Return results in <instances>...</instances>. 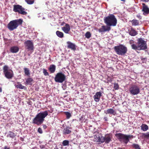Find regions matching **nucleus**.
<instances>
[{
    "label": "nucleus",
    "instance_id": "nucleus-1",
    "mask_svg": "<svg viewBox=\"0 0 149 149\" xmlns=\"http://www.w3.org/2000/svg\"><path fill=\"white\" fill-rule=\"evenodd\" d=\"M48 111H45L38 113L33 119L32 123L37 125H41L44 120L45 118L48 115Z\"/></svg>",
    "mask_w": 149,
    "mask_h": 149
},
{
    "label": "nucleus",
    "instance_id": "nucleus-2",
    "mask_svg": "<svg viewBox=\"0 0 149 149\" xmlns=\"http://www.w3.org/2000/svg\"><path fill=\"white\" fill-rule=\"evenodd\" d=\"M104 23L109 27L115 26L117 23V20L115 16L111 14L104 18Z\"/></svg>",
    "mask_w": 149,
    "mask_h": 149
},
{
    "label": "nucleus",
    "instance_id": "nucleus-3",
    "mask_svg": "<svg viewBox=\"0 0 149 149\" xmlns=\"http://www.w3.org/2000/svg\"><path fill=\"white\" fill-rule=\"evenodd\" d=\"M146 48V42L142 38L138 39L137 45H132V49L135 50H140L145 49Z\"/></svg>",
    "mask_w": 149,
    "mask_h": 149
},
{
    "label": "nucleus",
    "instance_id": "nucleus-4",
    "mask_svg": "<svg viewBox=\"0 0 149 149\" xmlns=\"http://www.w3.org/2000/svg\"><path fill=\"white\" fill-rule=\"evenodd\" d=\"M22 20L19 19L11 21L8 25V28L10 31H13L17 28L18 26L21 24Z\"/></svg>",
    "mask_w": 149,
    "mask_h": 149
},
{
    "label": "nucleus",
    "instance_id": "nucleus-5",
    "mask_svg": "<svg viewBox=\"0 0 149 149\" xmlns=\"http://www.w3.org/2000/svg\"><path fill=\"white\" fill-rule=\"evenodd\" d=\"M116 136L120 141L124 142L126 144L129 141V139L133 138L132 135H126L121 133L116 134Z\"/></svg>",
    "mask_w": 149,
    "mask_h": 149
},
{
    "label": "nucleus",
    "instance_id": "nucleus-6",
    "mask_svg": "<svg viewBox=\"0 0 149 149\" xmlns=\"http://www.w3.org/2000/svg\"><path fill=\"white\" fill-rule=\"evenodd\" d=\"M114 49L118 54L121 56L125 54L127 51V48L122 45L115 46Z\"/></svg>",
    "mask_w": 149,
    "mask_h": 149
},
{
    "label": "nucleus",
    "instance_id": "nucleus-7",
    "mask_svg": "<svg viewBox=\"0 0 149 149\" xmlns=\"http://www.w3.org/2000/svg\"><path fill=\"white\" fill-rule=\"evenodd\" d=\"M3 72L5 77L7 79L11 78L13 76V71L6 65H4L3 68Z\"/></svg>",
    "mask_w": 149,
    "mask_h": 149
},
{
    "label": "nucleus",
    "instance_id": "nucleus-8",
    "mask_svg": "<svg viewBox=\"0 0 149 149\" xmlns=\"http://www.w3.org/2000/svg\"><path fill=\"white\" fill-rule=\"evenodd\" d=\"M66 79L65 75L62 72L57 73L54 78L55 81L56 82L62 83Z\"/></svg>",
    "mask_w": 149,
    "mask_h": 149
},
{
    "label": "nucleus",
    "instance_id": "nucleus-9",
    "mask_svg": "<svg viewBox=\"0 0 149 149\" xmlns=\"http://www.w3.org/2000/svg\"><path fill=\"white\" fill-rule=\"evenodd\" d=\"M129 91L132 95H137L140 92L139 87L136 85H132L130 88Z\"/></svg>",
    "mask_w": 149,
    "mask_h": 149
},
{
    "label": "nucleus",
    "instance_id": "nucleus-10",
    "mask_svg": "<svg viewBox=\"0 0 149 149\" xmlns=\"http://www.w3.org/2000/svg\"><path fill=\"white\" fill-rule=\"evenodd\" d=\"M13 10L16 12H18L19 13L23 15H26L27 14L26 12L24 11L25 9L22 6L19 5H15L13 6Z\"/></svg>",
    "mask_w": 149,
    "mask_h": 149
},
{
    "label": "nucleus",
    "instance_id": "nucleus-11",
    "mask_svg": "<svg viewBox=\"0 0 149 149\" xmlns=\"http://www.w3.org/2000/svg\"><path fill=\"white\" fill-rule=\"evenodd\" d=\"M111 136L109 134L106 135L104 136H101L100 143L105 142L106 143H108L111 141Z\"/></svg>",
    "mask_w": 149,
    "mask_h": 149
},
{
    "label": "nucleus",
    "instance_id": "nucleus-12",
    "mask_svg": "<svg viewBox=\"0 0 149 149\" xmlns=\"http://www.w3.org/2000/svg\"><path fill=\"white\" fill-rule=\"evenodd\" d=\"M25 46L29 50H33V42L30 40H28L24 42Z\"/></svg>",
    "mask_w": 149,
    "mask_h": 149
},
{
    "label": "nucleus",
    "instance_id": "nucleus-13",
    "mask_svg": "<svg viewBox=\"0 0 149 149\" xmlns=\"http://www.w3.org/2000/svg\"><path fill=\"white\" fill-rule=\"evenodd\" d=\"M61 29L62 31L66 33H68L70 30V26L68 24H65V26L62 27Z\"/></svg>",
    "mask_w": 149,
    "mask_h": 149
},
{
    "label": "nucleus",
    "instance_id": "nucleus-14",
    "mask_svg": "<svg viewBox=\"0 0 149 149\" xmlns=\"http://www.w3.org/2000/svg\"><path fill=\"white\" fill-rule=\"evenodd\" d=\"M111 30L110 27L103 26L99 29L98 31L100 32H104L106 31H109Z\"/></svg>",
    "mask_w": 149,
    "mask_h": 149
},
{
    "label": "nucleus",
    "instance_id": "nucleus-15",
    "mask_svg": "<svg viewBox=\"0 0 149 149\" xmlns=\"http://www.w3.org/2000/svg\"><path fill=\"white\" fill-rule=\"evenodd\" d=\"M101 96V93L100 92H96L95 95L93 96L95 101L96 102H99Z\"/></svg>",
    "mask_w": 149,
    "mask_h": 149
},
{
    "label": "nucleus",
    "instance_id": "nucleus-16",
    "mask_svg": "<svg viewBox=\"0 0 149 149\" xmlns=\"http://www.w3.org/2000/svg\"><path fill=\"white\" fill-rule=\"evenodd\" d=\"M143 5L142 9V10L143 12V14L146 15L149 13V8L147 6L144 5V4H143Z\"/></svg>",
    "mask_w": 149,
    "mask_h": 149
},
{
    "label": "nucleus",
    "instance_id": "nucleus-17",
    "mask_svg": "<svg viewBox=\"0 0 149 149\" xmlns=\"http://www.w3.org/2000/svg\"><path fill=\"white\" fill-rule=\"evenodd\" d=\"M19 50V48L17 46H13L10 48V51L12 53H16Z\"/></svg>",
    "mask_w": 149,
    "mask_h": 149
},
{
    "label": "nucleus",
    "instance_id": "nucleus-18",
    "mask_svg": "<svg viewBox=\"0 0 149 149\" xmlns=\"http://www.w3.org/2000/svg\"><path fill=\"white\" fill-rule=\"evenodd\" d=\"M67 43L68 44V48L73 50H74L76 49L75 45L69 42H68Z\"/></svg>",
    "mask_w": 149,
    "mask_h": 149
},
{
    "label": "nucleus",
    "instance_id": "nucleus-19",
    "mask_svg": "<svg viewBox=\"0 0 149 149\" xmlns=\"http://www.w3.org/2000/svg\"><path fill=\"white\" fill-rule=\"evenodd\" d=\"M104 113L106 114H111L114 115L116 113V111L112 109H109L107 110L106 111H104Z\"/></svg>",
    "mask_w": 149,
    "mask_h": 149
},
{
    "label": "nucleus",
    "instance_id": "nucleus-20",
    "mask_svg": "<svg viewBox=\"0 0 149 149\" xmlns=\"http://www.w3.org/2000/svg\"><path fill=\"white\" fill-rule=\"evenodd\" d=\"M49 70L51 73H54L56 70V66L54 65H50Z\"/></svg>",
    "mask_w": 149,
    "mask_h": 149
},
{
    "label": "nucleus",
    "instance_id": "nucleus-21",
    "mask_svg": "<svg viewBox=\"0 0 149 149\" xmlns=\"http://www.w3.org/2000/svg\"><path fill=\"white\" fill-rule=\"evenodd\" d=\"M129 34L132 36H134L137 34V33L135 30L131 29L129 32Z\"/></svg>",
    "mask_w": 149,
    "mask_h": 149
},
{
    "label": "nucleus",
    "instance_id": "nucleus-22",
    "mask_svg": "<svg viewBox=\"0 0 149 149\" xmlns=\"http://www.w3.org/2000/svg\"><path fill=\"white\" fill-rule=\"evenodd\" d=\"M140 127L141 130L143 131H146L148 129V126L145 124H142Z\"/></svg>",
    "mask_w": 149,
    "mask_h": 149
},
{
    "label": "nucleus",
    "instance_id": "nucleus-23",
    "mask_svg": "<svg viewBox=\"0 0 149 149\" xmlns=\"http://www.w3.org/2000/svg\"><path fill=\"white\" fill-rule=\"evenodd\" d=\"M71 132V130L68 128H64L63 131V134H70Z\"/></svg>",
    "mask_w": 149,
    "mask_h": 149
},
{
    "label": "nucleus",
    "instance_id": "nucleus-24",
    "mask_svg": "<svg viewBox=\"0 0 149 149\" xmlns=\"http://www.w3.org/2000/svg\"><path fill=\"white\" fill-rule=\"evenodd\" d=\"M16 135L14 133L11 131H10L7 135V137H10L11 138H13L15 137Z\"/></svg>",
    "mask_w": 149,
    "mask_h": 149
},
{
    "label": "nucleus",
    "instance_id": "nucleus-25",
    "mask_svg": "<svg viewBox=\"0 0 149 149\" xmlns=\"http://www.w3.org/2000/svg\"><path fill=\"white\" fill-rule=\"evenodd\" d=\"M15 86L16 87L20 89H23L25 88V87L22 86L20 83H18L17 84H15Z\"/></svg>",
    "mask_w": 149,
    "mask_h": 149
},
{
    "label": "nucleus",
    "instance_id": "nucleus-26",
    "mask_svg": "<svg viewBox=\"0 0 149 149\" xmlns=\"http://www.w3.org/2000/svg\"><path fill=\"white\" fill-rule=\"evenodd\" d=\"M56 34L57 36L59 38H62L63 37V33L62 32L57 31H56Z\"/></svg>",
    "mask_w": 149,
    "mask_h": 149
},
{
    "label": "nucleus",
    "instance_id": "nucleus-27",
    "mask_svg": "<svg viewBox=\"0 0 149 149\" xmlns=\"http://www.w3.org/2000/svg\"><path fill=\"white\" fill-rule=\"evenodd\" d=\"M24 72L25 75L29 76L30 75V71L29 69L27 68H24Z\"/></svg>",
    "mask_w": 149,
    "mask_h": 149
},
{
    "label": "nucleus",
    "instance_id": "nucleus-28",
    "mask_svg": "<svg viewBox=\"0 0 149 149\" xmlns=\"http://www.w3.org/2000/svg\"><path fill=\"white\" fill-rule=\"evenodd\" d=\"M132 25L134 26H137L139 25V22L136 19H133L131 21Z\"/></svg>",
    "mask_w": 149,
    "mask_h": 149
},
{
    "label": "nucleus",
    "instance_id": "nucleus-29",
    "mask_svg": "<svg viewBox=\"0 0 149 149\" xmlns=\"http://www.w3.org/2000/svg\"><path fill=\"white\" fill-rule=\"evenodd\" d=\"M33 79L31 78H29L26 79V84H27L31 85V82L33 81Z\"/></svg>",
    "mask_w": 149,
    "mask_h": 149
},
{
    "label": "nucleus",
    "instance_id": "nucleus-30",
    "mask_svg": "<svg viewBox=\"0 0 149 149\" xmlns=\"http://www.w3.org/2000/svg\"><path fill=\"white\" fill-rule=\"evenodd\" d=\"M94 139H95V141L100 143L101 139V137L99 136H98L96 135L94 136Z\"/></svg>",
    "mask_w": 149,
    "mask_h": 149
},
{
    "label": "nucleus",
    "instance_id": "nucleus-31",
    "mask_svg": "<svg viewBox=\"0 0 149 149\" xmlns=\"http://www.w3.org/2000/svg\"><path fill=\"white\" fill-rule=\"evenodd\" d=\"M132 146L135 149H141L139 146L137 144H134L132 145Z\"/></svg>",
    "mask_w": 149,
    "mask_h": 149
},
{
    "label": "nucleus",
    "instance_id": "nucleus-32",
    "mask_svg": "<svg viewBox=\"0 0 149 149\" xmlns=\"http://www.w3.org/2000/svg\"><path fill=\"white\" fill-rule=\"evenodd\" d=\"M69 143V141H68L65 140L63 141L62 144L63 146H67L68 145Z\"/></svg>",
    "mask_w": 149,
    "mask_h": 149
},
{
    "label": "nucleus",
    "instance_id": "nucleus-33",
    "mask_svg": "<svg viewBox=\"0 0 149 149\" xmlns=\"http://www.w3.org/2000/svg\"><path fill=\"white\" fill-rule=\"evenodd\" d=\"M85 36L86 38L88 39L91 37V34L89 32H87L86 33Z\"/></svg>",
    "mask_w": 149,
    "mask_h": 149
},
{
    "label": "nucleus",
    "instance_id": "nucleus-34",
    "mask_svg": "<svg viewBox=\"0 0 149 149\" xmlns=\"http://www.w3.org/2000/svg\"><path fill=\"white\" fill-rule=\"evenodd\" d=\"M143 136L145 138H149V132L143 134Z\"/></svg>",
    "mask_w": 149,
    "mask_h": 149
},
{
    "label": "nucleus",
    "instance_id": "nucleus-35",
    "mask_svg": "<svg viewBox=\"0 0 149 149\" xmlns=\"http://www.w3.org/2000/svg\"><path fill=\"white\" fill-rule=\"evenodd\" d=\"M43 73L44 74V75L45 76H48L49 75V74L47 72V70L45 69V68H43L42 69Z\"/></svg>",
    "mask_w": 149,
    "mask_h": 149
},
{
    "label": "nucleus",
    "instance_id": "nucleus-36",
    "mask_svg": "<svg viewBox=\"0 0 149 149\" xmlns=\"http://www.w3.org/2000/svg\"><path fill=\"white\" fill-rule=\"evenodd\" d=\"M25 1L29 4H33L34 2V0H25Z\"/></svg>",
    "mask_w": 149,
    "mask_h": 149
},
{
    "label": "nucleus",
    "instance_id": "nucleus-37",
    "mask_svg": "<svg viewBox=\"0 0 149 149\" xmlns=\"http://www.w3.org/2000/svg\"><path fill=\"white\" fill-rule=\"evenodd\" d=\"M65 115L66 116L67 118V119L69 118L71 116L70 113L68 112H65Z\"/></svg>",
    "mask_w": 149,
    "mask_h": 149
},
{
    "label": "nucleus",
    "instance_id": "nucleus-38",
    "mask_svg": "<svg viewBox=\"0 0 149 149\" xmlns=\"http://www.w3.org/2000/svg\"><path fill=\"white\" fill-rule=\"evenodd\" d=\"M119 86L117 84H114V88L116 90H117L118 89Z\"/></svg>",
    "mask_w": 149,
    "mask_h": 149
},
{
    "label": "nucleus",
    "instance_id": "nucleus-39",
    "mask_svg": "<svg viewBox=\"0 0 149 149\" xmlns=\"http://www.w3.org/2000/svg\"><path fill=\"white\" fill-rule=\"evenodd\" d=\"M38 131L40 134H42V129L40 128H38Z\"/></svg>",
    "mask_w": 149,
    "mask_h": 149
},
{
    "label": "nucleus",
    "instance_id": "nucleus-40",
    "mask_svg": "<svg viewBox=\"0 0 149 149\" xmlns=\"http://www.w3.org/2000/svg\"><path fill=\"white\" fill-rule=\"evenodd\" d=\"M134 41L132 40H131L130 41V43L131 45V47H132V45H135L134 43Z\"/></svg>",
    "mask_w": 149,
    "mask_h": 149
},
{
    "label": "nucleus",
    "instance_id": "nucleus-41",
    "mask_svg": "<svg viewBox=\"0 0 149 149\" xmlns=\"http://www.w3.org/2000/svg\"><path fill=\"white\" fill-rule=\"evenodd\" d=\"M136 17H137L139 18L140 19L141 18V16L139 14L136 15Z\"/></svg>",
    "mask_w": 149,
    "mask_h": 149
},
{
    "label": "nucleus",
    "instance_id": "nucleus-42",
    "mask_svg": "<svg viewBox=\"0 0 149 149\" xmlns=\"http://www.w3.org/2000/svg\"><path fill=\"white\" fill-rule=\"evenodd\" d=\"M44 129H46L47 128V126L43 124L42 125Z\"/></svg>",
    "mask_w": 149,
    "mask_h": 149
},
{
    "label": "nucleus",
    "instance_id": "nucleus-43",
    "mask_svg": "<svg viewBox=\"0 0 149 149\" xmlns=\"http://www.w3.org/2000/svg\"><path fill=\"white\" fill-rule=\"evenodd\" d=\"M3 149H10V148L6 146L4 147Z\"/></svg>",
    "mask_w": 149,
    "mask_h": 149
},
{
    "label": "nucleus",
    "instance_id": "nucleus-44",
    "mask_svg": "<svg viewBox=\"0 0 149 149\" xmlns=\"http://www.w3.org/2000/svg\"><path fill=\"white\" fill-rule=\"evenodd\" d=\"M141 1L145 2H147L149 1V0H141Z\"/></svg>",
    "mask_w": 149,
    "mask_h": 149
},
{
    "label": "nucleus",
    "instance_id": "nucleus-45",
    "mask_svg": "<svg viewBox=\"0 0 149 149\" xmlns=\"http://www.w3.org/2000/svg\"><path fill=\"white\" fill-rule=\"evenodd\" d=\"M104 119L105 121H107V118L106 117H104Z\"/></svg>",
    "mask_w": 149,
    "mask_h": 149
},
{
    "label": "nucleus",
    "instance_id": "nucleus-46",
    "mask_svg": "<svg viewBox=\"0 0 149 149\" xmlns=\"http://www.w3.org/2000/svg\"><path fill=\"white\" fill-rule=\"evenodd\" d=\"M2 92V88L0 87V93H1Z\"/></svg>",
    "mask_w": 149,
    "mask_h": 149
},
{
    "label": "nucleus",
    "instance_id": "nucleus-47",
    "mask_svg": "<svg viewBox=\"0 0 149 149\" xmlns=\"http://www.w3.org/2000/svg\"><path fill=\"white\" fill-rule=\"evenodd\" d=\"M121 1H125V0H121Z\"/></svg>",
    "mask_w": 149,
    "mask_h": 149
}]
</instances>
